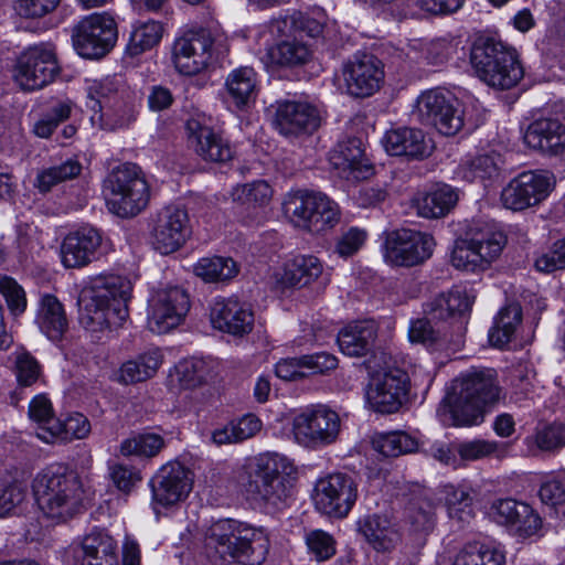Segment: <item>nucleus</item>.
Wrapping results in <instances>:
<instances>
[{"instance_id": "f257e3e1", "label": "nucleus", "mask_w": 565, "mask_h": 565, "mask_svg": "<svg viewBox=\"0 0 565 565\" xmlns=\"http://www.w3.org/2000/svg\"><path fill=\"white\" fill-rule=\"evenodd\" d=\"M296 467L284 455L260 454L247 462L238 477L246 499L268 512L282 510L294 494Z\"/></svg>"}, {"instance_id": "f03ea898", "label": "nucleus", "mask_w": 565, "mask_h": 565, "mask_svg": "<svg viewBox=\"0 0 565 565\" xmlns=\"http://www.w3.org/2000/svg\"><path fill=\"white\" fill-rule=\"evenodd\" d=\"M500 394L493 369L472 370L454 382L452 392L441 401L437 413L445 425H479L487 408L499 401Z\"/></svg>"}, {"instance_id": "7ed1b4c3", "label": "nucleus", "mask_w": 565, "mask_h": 565, "mask_svg": "<svg viewBox=\"0 0 565 565\" xmlns=\"http://www.w3.org/2000/svg\"><path fill=\"white\" fill-rule=\"evenodd\" d=\"M268 551V535L262 527L232 519L212 524L205 537L206 556L215 565H262Z\"/></svg>"}, {"instance_id": "20e7f679", "label": "nucleus", "mask_w": 565, "mask_h": 565, "mask_svg": "<svg viewBox=\"0 0 565 565\" xmlns=\"http://www.w3.org/2000/svg\"><path fill=\"white\" fill-rule=\"evenodd\" d=\"M32 492L43 515L63 523L85 510V490L78 473L63 463L40 470L32 481Z\"/></svg>"}, {"instance_id": "39448f33", "label": "nucleus", "mask_w": 565, "mask_h": 565, "mask_svg": "<svg viewBox=\"0 0 565 565\" xmlns=\"http://www.w3.org/2000/svg\"><path fill=\"white\" fill-rule=\"evenodd\" d=\"M470 63L482 82L502 90L514 87L524 76L515 49L493 38H478L473 42Z\"/></svg>"}, {"instance_id": "423d86ee", "label": "nucleus", "mask_w": 565, "mask_h": 565, "mask_svg": "<svg viewBox=\"0 0 565 565\" xmlns=\"http://www.w3.org/2000/svg\"><path fill=\"white\" fill-rule=\"evenodd\" d=\"M108 209L120 217L135 216L149 202L150 192L140 168L124 163L114 168L104 181Z\"/></svg>"}, {"instance_id": "0eeeda50", "label": "nucleus", "mask_w": 565, "mask_h": 565, "mask_svg": "<svg viewBox=\"0 0 565 565\" xmlns=\"http://www.w3.org/2000/svg\"><path fill=\"white\" fill-rule=\"evenodd\" d=\"M297 226L311 233H321L340 221L338 204L326 194L315 191H298L285 203Z\"/></svg>"}, {"instance_id": "6e6552de", "label": "nucleus", "mask_w": 565, "mask_h": 565, "mask_svg": "<svg viewBox=\"0 0 565 565\" xmlns=\"http://www.w3.org/2000/svg\"><path fill=\"white\" fill-rule=\"evenodd\" d=\"M436 246L431 234L411 228L386 233L383 256L386 263L398 267H413L425 263Z\"/></svg>"}, {"instance_id": "1a4fd4ad", "label": "nucleus", "mask_w": 565, "mask_h": 565, "mask_svg": "<svg viewBox=\"0 0 565 565\" xmlns=\"http://www.w3.org/2000/svg\"><path fill=\"white\" fill-rule=\"evenodd\" d=\"M416 115L420 122L435 127L444 136H454L463 126L457 98L440 88L428 89L419 95Z\"/></svg>"}, {"instance_id": "9d476101", "label": "nucleus", "mask_w": 565, "mask_h": 565, "mask_svg": "<svg viewBox=\"0 0 565 565\" xmlns=\"http://www.w3.org/2000/svg\"><path fill=\"white\" fill-rule=\"evenodd\" d=\"M60 72L54 50L44 44L34 45L19 56L14 79L22 89L34 90L54 82Z\"/></svg>"}, {"instance_id": "9b49d317", "label": "nucleus", "mask_w": 565, "mask_h": 565, "mask_svg": "<svg viewBox=\"0 0 565 565\" xmlns=\"http://www.w3.org/2000/svg\"><path fill=\"white\" fill-rule=\"evenodd\" d=\"M409 391V376L401 369H388L371 375L365 387V401L369 406L382 414L397 412Z\"/></svg>"}, {"instance_id": "f8f14e48", "label": "nucleus", "mask_w": 565, "mask_h": 565, "mask_svg": "<svg viewBox=\"0 0 565 565\" xmlns=\"http://www.w3.org/2000/svg\"><path fill=\"white\" fill-rule=\"evenodd\" d=\"M312 499L319 512L344 518L358 499V486L347 473H330L318 479Z\"/></svg>"}, {"instance_id": "ddd939ff", "label": "nucleus", "mask_w": 565, "mask_h": 565, "mask_svg": "<svg viewBox=\"0 0 565 565\" xmlns=\"http://www.w3.org/2000/svg\"><path fill=\"white\" fill-rule=\"evenodd\" d=\"M117 24L107 13H93L74 29L73 41L78 54L86 58H99L115 45Z\"/></svg>"}, {"instance_id": "4468645a", "label": "nucleus", "mask_w": 565, "mask_h": 565, "mask_svg": "<svg viewBox=\"0 0 565 565\" xmlns=\"http://www.w3.org/2000/svg\"><path fill=\"white\" fill-rule=\"evenodd\" d=\"M131 282L121 276L110 275L105 278L103 288L85 292L79 298L88 313H102L104 318H128V301Z\"/></svg>"}, {"instance_id": "2eb2a0df", "label": "nucleus", "mask_w": 565, "mask_h": 565, "mask_svg": "<svg viewBox=\"0 0 565 565\" xmlns=\"http://www.w3.org/2000/svg\"><path fill=\"white\" fill-rule=\"evenodd\" d=\"M213 54V38L206 29L185 32L174 41L172 47L174 67L186 76L204 71L211 64Z\"/></svg>"}, {"instance_id": "dca6fc26", "label": "nucleus", "mask_w": 565, "mask_h": 565, "mask_svg": "<svg viewBox=\"0 0 565 565\" xmlns=\"http://www.w3.org/2000/svg\"><path fill=\"white\" fill-rule=\"evenodd\" d=\"M340 430L339 415L326 407L307 408L294 418L292 433L305 446L333 443Z\"/></svg>"}, {"instance_id": "f3484780", "label": "nucleus", "mask_w": 565, "mask_h": 565, "mask_svg": "<svg viewBox=\"0 0 565 565\" xmlns=\"http://www.w3.org/2000/svg\"><path fill=\"white\" fill-rule=\"evenodd\" d=\"M552 186L553 182L547 173L524 171L503 188L501 201L509 210L523 211L545 200Z\"/></svg>"}, {"instance_id": "a211bd4d", "label": "nucleus", "mask_w": 565, "mask_h": 565, "mask_svg": "<svg viewBox=\"0 0 565 565\" xmlns=\"http://www.w3.org/2000/svg\"><path fill=\"white\" fill-rule=\"evenodd\" d=\"M192 472L180 462L162 466L150 481L156 513H159V507H172L184 500L192 490Z\"/></svg>"}, {"instance_id": "6ab92c4d", "label": "nucleus", "mask_w": 565, "mask_h": 565, "mask_svg": "<svg viewBox=\"0 0 565 565\" xmlns=\"http://www.w3.org/2000/svg\"><path fill=\"white\" fill-rule=\"evenodd\" d=\"M191 234L186 210L178 205H168L157 215L152 227V245L162 255L180 249Z\"/></svg>"}, {"instance_id": "aec40b11", "label": "nucleus", "mask_w": 565, "mask_h": 565, "mask_svg": "<svg viewBox=\"0 0 565 565\" xmlns=\"http://www.w3.org/2000/svg\"><path fill=\"white\" fill-rule=\"evenodd\" d=\"M276 130L287 138L313 134L321 124L316 106L300 100H279L273 120Z\"/></svg>"}, {"instance_id": "412c9836", "label": "nucleus", "mask_w": 565, "mask_h": 565, "mask_svg": "<svg viewBox=\"0 0 565 565\" xmlns=\"http://www.w3.org/2000/svg\"><path fill=\"white\" fill-rule=\"evenodd\" d=\"M342 74L347 92L359 98L373 95L384 82L383 64L371 54L355 55L344 64Z\"/></svg>"}, {"instance_id": "4be33fe9", "label": "nucleus", "mask_w": 565, "mask_h": 565, "mask_svg": "<svg viewBox=\"0 0 565 565\" xmlns=\"http://www.w3.org/2000/svg\"><path fill=\"white\" fill-rule=\"evenodd\" d=\"M100 233L90 226L70 232L61 244V259L65 268H82L96 259L102 245Z\"/></svg>"}, {"instance_id": "5701e85b", "label": "nucleus", "mask_w": 565, "mask_h": 565, "mask_svg": "<svg viewBox=\"0 0 565 565\" xmlns=\"http://www.w3.org/2000/svg\"><path fill=\"white\" fill-rule=\"evenodd\" d=\"M329 160L338 174L349 181L364 180L373 173L359 138L350 137L339 141L330 152Z\"/></svg>"}, {"instance_id": "b1692460", "label": "nucleus", "mask_w": 565, "mask_h": 565, "mask_svg": "<svg viewBox=\"0 0 565 565\" xmlns=\"http://www.w3.org/2000/svg\"><path fill=\"white\" fill-rule=\"evenodd\" d=\"M116 542L102 530H93L82 543L72 546L68 554L73 565H118Z\"/></svg>"}, {"instance_id": "393cba45", "label": "nucleus", "mask_w": 565, "mask_h": 565, "mask_svg": "<svg viewBox=\"0 0 565 565\" xmlns=\"http://www.w3.org/2000/svg\"><path fill=\"white\" fill-rule=\"evenodd\" d=\"M185 129L189 142L202 159L212 162H226L232 159L233 152L230 143L200 119L190 118L185 124Z\"/></svg>"}, {"instance_id": "a878e982", "label": "nucleus", "mask_w": 565, "mask_h": 565, "mask_svg": "<svg viewBox=\"0 0 565 565\" xmlns=\"http://www.w3.org/2000/svg\"><path fill=\"white\" fill-rule=\"evenodd\" d=\"M383 145L391 156H405L412 159H424L431 150L424 132L408 127L388 130L383 138Z\"/></svg>"}, {"instance_id": "bb28decb", "label": "nucleus", "mask_w": 565, "mask_h": 565, "mask_svg": "<svg viewBox=\"0 0 565 565\" xmlns=\"http://www.w3.org/2000/svg\"><path fill=\"white\" fill-rule=\"evenodd\" d=\"M323 274L322 262L313 255H298L287 262L277 274V284L282 288H303Z\"/></svg>"}, {"instance_id": "cd10ccee", "label": "nucleus", "mask_w": 565, "mask_h": 565, "mask_svg": "<svg viewBox=\"0 0 565 565\" xmlns=\"http://www.w3.org/2000/svg\"><path fill=\"white\" fill-rule=\"evenodd\" d=\"M375 320H351L338 335L342 353L349 356L367 354L376 338Z\"/></svg>"}, {"instance_id": "c85d7f7f", "label": "nucleus", "mask_w": 565, "mask_h": 565, "mask_svg": "<svg viewBox=\"0 0 565 565\" xmlns=\"http://www.w3.org/2000/svg\"><path fill=\"white\" fill-rule=\"evenodd\" d=\"M358 530L377 552L393 550L401 540L397 529L386 516L371 514L358 521Z\"/></svg>"}, {"instance_id": "c756f323", "label": "nucleus", "mask_w": 565, "mask_h": 565, "mask_svg": "<svg viewBox=\"0 0 565 565\" xmlns=\"http://www.w3.org/2000/svg\"><path fill=\"white\" fill-rule=\"evenodd\" d=\"M162 363V354L159 350H150L139 354L134 360H128L110 376L111 381L122 385L145 382L157 373Z\"/></svg>"}, {"instance_id": "7c9ffc66", "label": "nucleus", "mask_w": 565, "mask_h": 565, "mask_svg": "<svg viewBox=\"0 0 565 565\" xmlns=\"http://www.w3.org/2000/svg\"><path fill=\"white\" fill-rule=\"evenodd\" d=\"M457 193L448 185L430 192H418L412 200L417 214L425 218H439L445 216L455 206Z\"/></svg>"}, {"instance_id": "2f4dec72", "label": "nucleus", "mask_w": 565, "mask_h": 565, "mask_svg": "<svg viewBox=\"0 0 565 565\" xmlns=\"http://www.w3.org/2000/svg\"><path fill=\"white\" fill-rule=\"evenodd\" d=\"M473 299L459 289L441 294L424 305V315L431 318H456L470 315Z\"/></svg>"}, {"instance_id": "473e14b6", "label": "nucleus", "mask_w": 565, "mask_h": 565, "mask_svg": "<svg viewBox=\"0 0 565 565\" xmlns=\"http://www.w3.org/2000/svg\"><path fill=\"white\" fill-rule=\"evenodd\" d=\"M90 431L88 419L81 413L68 415L65 419L54 422L52 426H45L40 433V439L46 444L83 439Z\"/></svg>"}, {"instance_id": "72a5a7b5", "label": "nucleus", "mask_w": 565, "mask_h": 565, "mask_svg": "<svg viewBox=\"0 0 565 565\" xmlns=\"http://www.w3.org/2000/svg\"><path fill=\"white\" fill-rule=\"evenodd\" d=\"M225 87L237 108L248 107L257 96L256 73L246 66L236 68L227 75Z\"/></svg>"}, {"instance_id": "f704fd0d", "label": "nucleus", "mask_w": 565, "mask_h": 565, "mask_svg": "<svg viewBox=\"0 0 565 565\" xmlns=\"http://www.w3.org/2000/svg\"><path fill=\"white\" fill-rule=\"evenodd\" d=\"M452 565H505V555L493 544L472 541L456 554Z\"/></svg>"}, {"instance_id": "c9c22d12", "label": "nucleus", "mask_w": 565, "mask_h": 565, "mask_svg": "<svg viewBox=\"0 0 565 565\" xmlns=\"http://www.w3.org/2000/svg\"><path fill=\"white\" fill-rule=\"evenodd\" d=\"M501 162L499 153L479 154L461 163L457 174L468 182L493 181L499 177Z\"/></svg>"}, {"instance_id": "e433bc0d", "label": "nucleus", "mask_w": 565, "mask_h": 565, "mask_svg": "<svg viewBox=\"0 0 565 565\" xmlns=\"http://www.w3.org/2000/svg\"><path fill=\"white\" fill-rule=\"evenodd\" d=\"M445 507L450 520L459 526L469 524L475 518L473 497L471 491L463 487L447 484L444 488Z\"/></svg>"}, {"instance_id": "4c0bfd02", "label": "nucleus", "mask_w": 565, "mask_h": 565, "mask_svg": "<svg viewBox=\"0 0 565 565\" xmlns=\"http://www.w3.org/2000/svg\"><path fill=\"white\" fill-rule=\"evenodd\" d=\"M262 428L260 420L254 415H246L238 420H233L212 433V441L217 445L239 443L253 437Z\"/></svg>"}, {"instance_id": "58836bf2", "label": "nucleus", "mask_w": 565, "mask_h": 565, "mask_svg": "<svg viewBox=\"0 0 565 565\" xmlns=\"http://www.w3.org/2000/svg\"><path fill=\"white\" fill-rule=\"evenodd\" d=\"M194 274L206 282L227 281L238 274V266L231 257H203L193 267Z\"/></svg>"}, {"instance_id": "ea45409f", "label": "nucleus", "mask_w": 565, "mask_h": 565, "mask_svg": "<svg viewBox=\"0 0 565 565\" xmlns=\"http://www.w3.org/2000/svg\"><path fill=\"white\" fill-rule=\"evenodd\" d=\"M163 35V25L159 21L148 20L132 26L127 53L137 56L157 46Z\"/></svg>"}, {"instance_id": "a19ab883", "label": "nucleus", "mask_w": 565, "mask_h": 565, "mask_svg": "<svg viewBox=\"0 0 565 565\" xmlns=\"http://www.w3.org/2000/svg\"><path fill=\"white\" fill-rule=\"evenodd\" d=\"M373 448L385 457H398L417 449V440L404 431H390L374 436Z\"/></svg>"}, {"instance_id": "79ce46f5", "label": "nucleus", "mask_w": 565, "mask_h": 565, "mask_svg": "<svg viewBox=\"0 0 565 565\" xmlns=\"http://www.w3.org/2000/svg\"><path fill=\"white\" fill-rule=\"evenodd\" d=\"M190 307V297L186 291L173 287L158 295L156 315L158 318H185Z\"/></svg>"}, {"instance_id": "37998d69", "label": "nucleus", "mask_w": 565, "mask_h": 565, "mask_svg": "<svg viewBox=\"0 0 565 565\" xmlns=\"http://www.w3.org/2000/svg\"><path fill=\"white\" fill-rule=\"evenodd\" d=\"M174 370L181 387L194 388L207 380L211 367L205 359L190 358L180 361Z\"/></svg>"}, {"instance_id": "c03bdc74", "label": "nucleus", "mask_w": 565, "mask_h": 565, "mask_svg": "<svg viewBox=\"0 0 565 565\" xmlns=\"http://www.w3.org/2000/svg\"><path fill=\"white\" fill-rule=\"evenodd\" d=\"M82 166L77 160L68 159L65 162L41 171L36 177V188L40 192H49L58 183L72 180L79 175Z\"/></svg>"}, {"instance_id": "a18cd8bd", "label": "nucleus", "mask_w": 565, "mask_h": 565, "mask_svg": "<svg viewBox=\"0 0 565 565\" xmlns=\"http://www.w3.org/2000/svg\"><path fill=\"white\" fill-rule=\"evenodd\" d=\"M164 447L163 438L154 433H143L125 439L120 444L122 456L154 457Z\"/></svg>"}, {"instance_id": "49530a36", "label": "nucleus", "mask_w": 565, "mask_h": 565, "mask_svg": "<svg viewBox=\"0 0 565 565\" xmlns=\"http://www.w3.org/2000/svg\"><path fill=\"white\" fill-rule=\"evenodd\" d=\"M74 104L71 100H60L51 107L33 126V132L40 138H50L58 125L67 120Z\"/></svg>"}, {"instance_id": "de8ad7c7", "label": "nucleus", "mask_w": 565, "mask_h": 565, "mask_svg": "<svg viewBox=\"0 0 565 565\" xmlns=\"http://www.w3.org/2000/svg\"><path fill=\"white\" fill-rule=\"evenodd\" d=\"M475 249L482 258V266L487 269L502 253L507 237L502 232H487L470 238Z\"/></svg>"}, {"instance_id": "09e8293b", "label": "nucleus", "mask_w": 565, "mask_h": 565, "mask_svg": "<svg viewBox=\"0 0 565 565\" xmlns=\"http://www.w3.org/2000/svg\"><path fill=\"white\" fill-rule=\"evenodd\" d=\"M457 452L462 460L473 461L480 460L490 456L501 458L507 452V447L497 441H489L483 439H475L460 443L457 446Z\"/></svg>"}, {"instance_id": "8fccbe9b", "label": "nucleus", "mask_w": 565, "mask_h": 565, "mask_svg": "<svg viewBox=\"0 0 565 565\" xmlns=\"http://www.w3.org/2000/svg\"><path fill=\"white\" fill-rule=\"evenodd\" d=\"M273 60L282 66L305 64L310 57L309 47L298 40H286L271 51Z\"/></svg>"}, {"instance_id": "3c124183", "label": "nucleus", "mask_w": 565, "mask_h": 565, "mask_svg": "<svg viewBox=\"0 0 565 565\" xmlns=\"http://www.w3.org/2000/svg\"><path fill=\"white\" fill-rule=\"evenodd\" d=\"M450 262L454 267L466 271L484 270L482 258L475 249L470 238L457 239L451 252Z\"/></svg>"}, {"instance_id": "603ef678", "label": "nucleus", "mask_w": 565, "mask_h": 565, "mask_svg": "<svg viewBox=\"0 0 565 565\" xmlns=\"http://www.w3.org/2000/svg\"><path fill=\"white\" fill-rule=\"evenodd\" d=\"M559 128V121L551 118H541L529 125L524 134V142L532 149L545 152V141Z\"/></svg>"}, {"instance_id": "864d4df0", "label": "nucleus", "mask_w": 565, "mask_h": 565, "mask_svg": "<svg viewBox=\"0 0 565 565\" xmlns=\"http://www.w3.org/2000/svg\"><path fill=\"white\" fill-rule=\"evenodd\" d=\"M408 338L412 343L431 348L444 341L445 333L431 320H411Z\"/></svg>"}, {"instance_id": "5fc2aeb1", "label": "nucleus", "mask_w": 565, "mask_h": 565, "mask_svg": "<svg viewBox=\"0 0 565 565\" xmlns=\"http://www.w3.org/2000/svg\"><path fill=\"white\" fill-rule=\"evenodd\" d=\"M210 309V318H245L255 315L250 303L241 302L236 297H217L212 301Z\"/></svg>"}, {"instance_id": "6e6d98bb", "label": "nucleus", "mask_w": 565, "mask_h": 565, "mask_svg": "<svg viewBox=\"0 0 565 565\" xmlns=\"http://www.w3.org/2000/svg\"><path fill=\"white\" fill-rule=\"evenodd\" d=\"M273 190L264 180L237 185L233 191V199L243 203L264 205L271 199Z\"/></svg>"}, {"instance_id": "4d7b16f0", "label": "nucleus", "mask_w": 565, "mask_h": 565, "mask_svg": "<svg viewBox=\"0 0 565 565\" xmlns=\"http://www.w3.org/2000/svg\"><path fill=\"white\" fill-rule=\"evenodd\" d=\"M527 504L513 499L495 500L489 510V515L498 524L509 527L515 516H526Z\"/></svg>"}, {"instance_id": "13d9d810", "label": "nucleus", "mask_w": 565, "mask_h": 565, "mask_svg": "<svg viewBox=\"0 0 565 565\" xmlns=\"http://www.w3.org/2000/svg\"><path fill=\"white\" fill-rule=\"evenodd\" d=\"M367 233L360 227H349L335 238L334 253L342 258L355 255L365 244Z\"/></svg>"}, {"instance_id": "bf43d9fd", "label": "nucleus", "mask_w": 565, "mask_h": 565, "mask_svg": "<svg viewBox=\"0 0 565 565\" xmlns=\"http://www.w3.org/2000/svg\"><path fill=\"white\" fill-rule=\"evenodd\" d=\"M532 439L540 450L556 451L565 446V425L554 423L539 428Z\"/></svg>"}, {"instance_id": "052dcab7", "label": "nucleus", "mask_w": 565, "mask_h": 565, "mask_svg": "<svg viewBox=\"0 0 565 565\" xmlns=\"http://www.w3.org/2000/svg\"><path fill=\"white\" fill-rule=\"evenodd\" d=\"M0 292L4 297L12 316H20L26 308V298L23 288L10 277L0 279Z\"/></svg>"}, {"instance_id": "680f3d73", "label": "nucleus", "mask_w": 565, "mask_h": 565, "mask_svg": "<svg viewBox=\"0 0 565 565\" xmlns=\"http://www.w3.org/2000/svg\"><path fill=\"white\" fill-rule=\"evenodd\" d=\"M306 543L309 551L319 562L327 561L335 554L334 539L322 530L309 532L306 536Z\"/></svg>"}, {"instance_id": "e2e57ef3", "label": "nucleus", "mask_w": 565, "mask_h": 565, "mask_svg": "<svg viewBox=\"0 0 565 565\" xmlns=\"http://www.w3.org/2000/svg\"><path fill=\"white\" fill-rule=\"evenodd\" d=\"M29 417L38 423L39 427L36 436L40 438V433L45 426L54 425L58 419L54 417L52 403L44 394H39L33 397L29 405Z\"/></svg>"}, {"instance_id": "0e129e2a", "label": "nucleus", "mask_w": 565, "mask_h": 565, "mask_svg": "<svg viewBox=\"0 0 565 565\" xmlns=\"http://www.w3.org/2000/svg\"><path fill=\"white\" fill-rule=\"evenodd\" d=\"M338 358L328 352L301 355L303 371L308 375L326 374L338 367Z\"/></svg>"}, {"instance_id": "69168bd1", "label": "nucleus", "mask_w": 565, "mask_h": 565, "mask_svg": "<svg viewBox=\"0 0 565 565\" xmlns=\"http://www.w3.org/2000/svg\"><path fill=\"white\" fill-rule=\"evenodd\" d=\"M535 268L542 273H552L565 268V238L558 239L547 253L535 259Z\"/></svg>"}, {"instance_id": "338daca9", "label": "nucleus", "mask_w": 565, "mask_h": 565, "mask_svg": "<svg viewBox=\"0 0 565 565\" xmlns=\"http://www.w3.org/2000/svg\"><path fill=\"white\" fill-rule=\"evenodd\" d=\"M25 499V490L17 482L0 486V518L10 515Z\"/></svg>"}, {"instance_id": "774afa93", "label": "nucleus", "mask_w": 565, "mask_h": 565, "mask_svg": "<svg viewBox=\"0 0 565 565\" xmlns=\"http://www.w3.org/2000/svg\"><path fill=\"white\" fill-rule=\"evenodd\" d=\"M17 379L21 385H32L39 377L40 366L36 360L29 353H21L17 356Z\"/></svg>"}]
</instances>
